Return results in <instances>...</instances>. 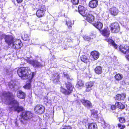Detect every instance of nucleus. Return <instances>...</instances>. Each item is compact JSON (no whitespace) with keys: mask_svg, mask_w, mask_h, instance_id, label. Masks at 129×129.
<instances>
[{"mask_svg":"<svg viewBox=\"0 0 129 129\" xmlns=\"http://www.w3.org/2000/svg\"><path fill=\"white\" fill-rule=\"evenodd\" d=\"M1 97L3 102L9 105L8 110L10 111H16L19 112L23 110L22 107L19 106V103L14 99V96L12 93L4 91L2 93Z\"/></svg>","mask_w":129,"mask_h":129,"instance_id":"1","label":"nucleus"},{"mask_svg":"<svg viewBox=\"0 0 129 129\" xmlns=\"http://www.w3.org/2000/svg\"><path fill=\"white\" fill-rule=\"evenodd\" d=\"M18 75L22 79L31 81L35 75L34 72H31L30 69L27 67H22L17 71Z\"/></svg>","mask_w":129,"mask_h":129,"instance_id":"2","label":"nucleus"},{"mask_svg":"<svg viewBox=\"0 0 129 129\" xmlns=\"http://www.w3.org/2000/svg\"><path fill=\"white\" fill-rule=\"evenodd\" d=\"M5 42L9 46L12 45L16 49H19L22 46V43L19 39L15 40L14 37L10 35H6L4 37Z\"/></svg>","mask_w":129,"mask_h":129,"instance_id":"3","label":"nucleus"},{"mask_svg":"<svg viewBox=\"0 0 129 129\" xmlns=\"http://www.w3.org/2000/svg\"><path fill=\"white\" fill-rule=\"evenodd\" d=\"M65 84L67 90L61 87L60 91L62 93L66 95H68L71 93L72 91H73V86L70 82H69V81H66Z\"/></svg>","mask_w":129,"mask_h":129,"instance_id":"4","label":"nucleus"},{"mask_svg":"<svg viewBox=\"0 0 129 129\" xmlns=\"http://www.w3.org/2000/svg\"><path fill=\"white\" fill-rule=\"evenodd\" d=\"M38 9L37 11L36 15L39 18H41L45 16L46 7L45 6L42 4H38Z\"/></svg>","mask_w":129,"mask_h":129,"instance_id":"5","label":"nucleus"},{"mask_svg":"<svg viewBox=\"0 0 129 129\" xmlns=\"http://www.w3.org/2000/svg\"><path fill=\"white\" fill-rule=\"evenodd\" d=\"M109 27L112 33H118L119 31V26L117 22H114L111 23L109 25Z\"/></svg>","mask_w":129,"mask_h":129,"instance_id":"6","label":"nucleus"},{"mask_svg":"<svg viewBox=\"0 0 129 129\" xmlns=\"http://www.w3.org/2000/svg\"><path fill=\"white\" fill-rule=\"evenodd\" d=\"M118 48L119 51L124 54L129 53V46L127 44L121 45Z\"/></svg>","mask_w":129,"mask_h":129,"instance_id":"7","label":"nucleus"},{"mask_svg":"<svg viewBox=\"0 0 129 129\" xmlns=\"http://www.w3.org/2000/svg\"><path fill=\"white\" fill-rule=\"evenodd\" d=\"M83 16L85 20L90 23L93 22L94 19L95 17L90 12L86 13Z\"/></svg>","mask_w":129,"mask_h":129,"instance_id":"8","label":"nucleus"},{"mask_svg":"<svg viewBox=\"0 0 129 129\" xmlns=\"http://www.w3.org/2000/svg\"><path fill=\"white\" fill-rule=\"evenodd\" d=\"M45 110L44 107L40 105H37L34 108V110L36 113L39 114H42L44 113Z\"/></svg>","mask_w":129,"mask_h":129,"instance_id":"9","label":"nucleus"},{"mask_svg":"<svg viewBox=\"0 0 129 129\" xmlns=\"http://www.w3.org/2000/svg\"><path fill=\"white\" fill-rule=\"evenodd\" d=\"M100 32L101 35L106 38H108L110 34V31L108 27H104L103 29L101 30Z\"/></svg>","mask_w":129,"mask_h":129,"instance_id":"10","label":"nucleus"},{"mask_svg":"<svg viewBox=\"0 0 129 129\" xmlns=\"http://www.w3.org/2000/svg\"><path fill=\"white\" fill-rule=\"evenodd\" d=\"M81 101L82 104L87 108L90 109L92 108V104L89 101L84 99H82L81 100Z\"/></svg>","mask_w":129,"mask_h":129,"instance_id":"11","label":"nucleus"},{"mask_svg":"<svg viewBox=\"0 0 129 129\" xmlns=\"http://www.w3.org/2000/svg\"><path fill=\"white\" fill-rule=\"evenodd\" d=\"M22 116L24 119L27 120L32 117V114L30 112L25 111L23 112Z\"/></svg>","mask_w":129,"mask_h":129,"instance_id":"12","label":"nucleus"},{"mask_svg":"<svg viewBox=\"0 0 129 129\" xmlns=\"http://www.w3.org/2000/svg\"><path fill=\"white\" fill-rule=\"evenodd\" d=\"M29 63L34 67L37 68H40L42 67V65L37 61L34 60H30L28 61Z\"/></svg>","mask_w":129,"mask_h":129,"instance_id":"13","label":"nucleus"},{"mask_svg":"<svg viewBox=\"0 0 129 129\" xmlns=\"http://www.w3.org/2000/svg\"><path fill=\"white\" fill-rule=\"evenodd\" d=\"M98 0H91L89 1L88 5L90 8H94L98 6Z\"/></svg>","mask_w":129,"mask_h":129,"instance_id":"14","label":"nucleus"},{"mask_svg":"<svg viewBox=\"0 0 129 129\" xmlns=\"http://www.w3.org/2000/svg\"><path fill=\"white\" fill-rule=\"evenodd\" d=\"M109 12L110 14L113 16L117 15L119 12L118 9L116 7H114L110 8Z\"/></svg>","mask_w":129,"mask_h":129,"instance_id":"15","label":"nucleus"},{"mask_svg":"<svg viewBox=\"0 0 129 129\" xmlns=\"http://www.w3.org/2000/svg\"><path fill=\"white\" fill-rule=\"evenodd\" d=\"M90 55L94 60H96L99 58L100 54L99 52L94 50L91 52Z\"/></svg>","mask_w":129,"mask_h":129,"instance_id":"16","label":"nucleus"},{"mask_svg":"<svg viewBox=\"0 0 129 129\" xmlns=\"http://www.w3.org/2000/svg\"><path fill=\"white\" fill-rule=\"evenodd\" d=\"M106 40L109 44L112 45L115 49H117V45L115 43L114 41L110 38L107 39Z\"/></svg>","mask_w":129,"mask_h":129,"instance_id":"17","label":"nucleus"},{"mask_svg":"<svg viewBox=\"0 0 129 129\" xmlns=\"http://www.w3.org/2000/svg\"><path fill=\"white\" fill-rule=\"evenodd\" d=\"M96 28L99 29L100 30H101L103 27V24L101 22L99 21L97 22H95L94 23L92 24Z\"/></svg>","mask_w":129,"mask_h":129,"instance_id":"18","label":"nucleus"},{"mask_svg":"<svg viewBox=\"0 0 129 129\" xmlns=\"http://www.w3.org/2000/svg\"><path fill=\"white\" fill-rule=\"evenodd\" d=\"M78 9V12L83 16L86 13L85 12L84 7L83 6L79 5Z\"/></svg>","mask_w":129,"mask_h":129,"instance_id":"19","label":"nucleus"},{"mask_svg":"<svg viewBox=\"0 0 129 129\" xmlns=\"http://www.w3.org/2000/svg\"><path fill=\"white\" fill-rule=\"evenodd\" d=\"M17 96L18 98L20 99H24L25 98V94L22 91L20 90L17 91Z\"/></svg>","mask_w":129,"mask_h":129,"instance_id":"20","label":"nucleus"},{"mask_svg":"<svg viewBox=\"0 0 129 129\" xmlns=\"http://www.w3.org/2000/svg\"><path fill=\"white\" fill-rule=\"evenodd\" d=\"M94 71L96 74L98 75L101 74L102 72V67L100 66H97L95 68Z\"/></svg>","mask_w":129,"mask_h":129,"instance_id":"21","label":"nucleus"},{"mask_svg":"<svg viewBox=\"0 0 129 129\" xmlns=\"http://www.w3.org/2000/svg\"><path fill=\"white\" fill-rule=\"evenodd\" d=\"M73 24L74 23H72L71 21L69 19L66 21V24L67 25L68 28L70 30L72 29V27Z\"/></svg>","mask_w":129,"mask_h":129,"instance_id":"22","label":"nucleus"},{"mask_svg":"<svg viewBox=\"0 0 129 129\" xmlns=\"http://www.w3.org/2000/svg\"><path fill=\"white\" fill-rule=\"evenodd\" d=\"M80 60L82 62L87 63L89 62V60L87 56L83 55L80 57Z\"/></svg>","mask_w":129,"mask_h":129,"instance_id":"23","label":"nucleus"},{"mask_svg":"<svg viewBox=\"0 0 129 129\" xmlns=\"http://www.w3.org/2000/svg\"><path fill=\"white\" fill-rule=\"evenodd\" d=\"M125 96V94H117L116 97L115 99L118 100H123Z\"/></svg>","mask_w":129,"mask_h":129,"instance_id":"24","label":"nucleus"},{"mask_svg":"<svg viewBox=\"0 0 129 129\" xmlns=\"http://www.w3.org/2000/svg\"><path fill=\"white\" fill-rule=\"evenodd\" d=\"M60 78V77L59 75L57 73H55L53 74L52 77V79L53 80H56L58 81L59 80Z\"/></svg>","mask_w":129,"mask_h":129,"instance_id":"25","label":"nucleus"},{"mask_svg":"<svg viewBox=\"0 0 129 129\" xmlns=\"http://www.w3.org/2000/svg\"><path fill=\"white\" fill-rule=\"evenodd\" d=\"M98 111L96 110H93L91 112V116L92 117L96 118H98Z\"/></svg>","mask_w":129,"mask_h":129,"instance_id":"26","label":"nucleus"},{"mask_svg":"<svg viewBox=\"0 0 129 129\" xmlns=\"http://www.w3.org/2000/svg\"><path fill=\"white\" fill-rule=\"evenodd\" d=\"M114 78L116 80L119 81L122 79L123 77L122 75L119 74H117L115 75Z\"/></svg>","mask_w":129,"mask_h":129,"instance_id":"27","label":"nucleus"},{"mask_svg":"<svg viewBox=\"0 0 129 129\" xmlns=\"http://www.w3.org/2000/svg\"><path fill=\"white\" fill-rule=\"evenodd\" d=\"M97 125L93 123L90 124L88 127V129H97Z\"/></svg>","mask_w":129,"mask_h":129,"instance_id":"28","label":"nucleus"},{"mask_svg":"<svg viewBox=\"0 0 129 129\" xmlns=\"http://www.w3.org/2000/svg\"><path fill=\"white\" fill-rule=\"evenodd\" d=\"M115 105L118 108L120 109H123L125 108V106L120 102L116 103Z\"/></svg>","mask_w":129,"mask_h":129,"instance_id":"29","label":"nucleus"},{"mask_svg":"<svg viewBox=\"0 0 129 129\" xmlns=\"http://www.w3.org/2000/svg\"><path fill=\"white\" fill-rule=\"evenodd\" d=\"M22 39L24 41H27L29 39V38L28 35L25 33H24L21 36Z\"/></svg>","mask_w":129,"mask_h":129,"instance_id":"30","label":"nucleus"},{"mask_svg":"<svg viewBox=\"0 0 129 129\" xmlns=\"http://www.w3.org/2000/svg\"><path fill=\"white\" fill-rule=\"evenodd\" d=\"M43 29L44 31H47L49 30L51 31L49 32V33L50 34H52V32H53L52 30L51 29H49L48 26L47 25H46L45 26H44V28Z\"/></svg>","mask_w":129,"mask_h":129,"instance_id":"31","label":"nucleus"},{"mask_svg":"<svg viewBox=\"0 0 129 129\" xmlns=\"http://www.w3.org/2000/svg\"><path fill=\"white\" fill-rule=\"evenodd\" d=\"M93 85V83L91 81L87 82L86 83V86L89 87L91 88Z\"/></svg>","mask_w":129,"mask_h":129,"instance_id":"32","label":"nucleus"},{"mask_svg":"<svg viewBox=\"0 0 129 129\" xmlns=\"http://www.w3.org/2000/svg\"><path fill=\"white\" fill-rule=\"evenodd\" d=\"M30 83V81H29V83H27L26 85L23 86V88L25 89H30L31 87Z\"/></svg>","mask_w":129,"mask_h":129,"instance_id":"33","label":"nucleus"},{"mask_svg":"<svg viewBox=\"0 0 129 129\" xmlns=\"http://www.w3.org/2000/svg\"><path fill=\"white\" fill-rule=\"evenodd\" d=\"M83 85V83L82 82V81H78L76 85V87L79 88L80 87L82 86Z\"/></svg>","mask_w":129,"mask_h":129,"instance_id":"34","label":"nucleus"},{"mask_svg":"<svg viewBox=\"0 0 129 129\" xmlns=\"http://www.w3.org/2000/svg\"><path fill=\"white\" fill-rule=\"evenodd\" d=\"M71 2L73 5H77L79 2V0H71Z\"/></svg>","mask_w":129,"mask_h":129,"instance_id":"35","label":"nucleus"},{"mask_svg":"<svg viewBox=\"0 0 129 129\" xmlns=\"http://www.w3.org/2000/svg\"><path fill=\"white\" fill-rule=\"evenodd\" d=\"M13 81H10L8 83V86L10 88H13L14 87V85L13 84Z\"/></svg>","mask_w":129,"mask_h":129,"instance_id":"36","label":"nucleus"},{"mask_svg":"<svg viewBox=\"0 0 129 129\" xmlns=\"http://www.w3.org/2000/svg\"><path fill=\"white\" fill-rule=\"evenodd\" d=\"M83 38L84 40L87 41H89L91 39L90 37L86 35L83 36Z\"/></svg>","mask_w":129,"mask_h":129,"instance_id":"37","label":"nucleus"},{"mask_svg":"<svg viewBox=\"0 0 129 129\" xmlns=\"http://www.w3.org/2000/svg\"><path fill=\"white\" fill-rule=\"evenodd\" d=\"M119 122L122 123H124L125 121V119L124 117H120L119 118Z\"/></svg>","mask_w":129,"mask_h":129,"instance_id":"38","label":"nucleus"},{"mask_svg":"<svg viewBox=\"0 0 129 129\" xmlns=\"http://www.w3.org/2000/svg\"><path fill=\"white\" fill-rule=\"evenodd\" d=\"M118 126L120 129H123L125 127V126L124 125H123L120 123L118 124Z\"/></svg>","mask_w":129,"mask_h":129,"instance_id":"39","label":"nucleus"},{"mask_svg":"<svg viewBox=\"0 0 129 129\" xmlns=\"http://www.w3.org/2000/svg\"><path fill=\"white\" fill-rule=\"evenodd\" d=\"M86 89L85 91L86 92H88L89 91L92 89L91 88L89 87H86Z\"/></svg>","mask_w":129,"mask_h":129,"instance_id":"40","label":"nucleus"},{"mask_svg":"<svg viewBox=\"0 0 129 129\" xmlns=\"http://www.w3.org/2000/svg\"><path fill=\"white\" fill-rule=\"evenodd\" d=\"M62 129H72V127L70 126H65L64 128Z\"/></svg>","mask_w":129,"mask_h":129,"instance_id":"41","label":"nucleus"},{"mask_svg":"<svg viewBox=\"0 0 129 129\" xmlns=\"http://www.w3.org/2000/svg\"><path fill=\"white\" fill-rule=\"evenodd\" d=\"M104 123L105 124V125L108 128L109 127V125L106 122H105V121L104 122Z\"/></svg>","mask_w":129,"mask_h":129,"instance_id":"42","label":"nucleus"},{"mask_svg":"<svg viewBox=\"0 0 129 129\" xmlns=\"http://www.w3.org/2000/svg\"><path fill=\"white\" fill-rule=\"evenodd\" d=\"M44 101L46 103H48V98L47 96L45 97L44 99Z\"/></svg>","mask_w":129,"mask_h":129,"instance_id":"43","label":"nucleus"},{"mask_svg":"<svg viewBox=\"0 0 129 129\" xmlns=\"http://www.w3.org/2000/svg\"><path fill=\"white\" fill-rule=\"evenodd\" d=\"M111 108L112 110H115L116 108V107L114 105H112L111 107Z\"/></svg>","mask_w":129,"mask_h":129,"instance_id":"44","label":"nucleus"},{"mask_svg":"<svg viewBox=\"0 0 129 129\" xmlns=\"http://www.w3.org/2000/svg\"><path fill=\"white\" fill-rule=\"evenodd\" d=\"M17 3L18 4L21 3L23 1V0H16Z\"/></svg>","mask_w":129,"mask_h":129,"instance_id":"45","label":"nucleus"},{"mask_svg":"<svg viewBox=\"0 0 129 129\" xmlns=\"http://www.w3.org/2000/svg\"><path fill=\"white\" fill-rule=\"evenodd\" d=\"M66 78L67 79V80H72V79H71L70 78V76L69 75L67 76Z\"/></svg>","mask_w":129,"mask_h":129,"instance_id":"46","label":"nucleus"},{"mask_svg":"<svg viewBox=\"0 0 129 129\" xmlns=\"http://www.w3.org/2000/svg\"><path fill=\"white\" fill-rule=\"evenodd\" d=\"M63 75L64 76V77H66L68 76V74L67 73H66L65 74L64 73H63Z\"/></svg>","mask_w":129,"mask_h":129,"instance_id":"47","label":"nucleus"},{"mask_svg":"<svg viewBox=\"0 0 129 129\" xmlns=\"http://www.w3.org/2000/svg\"><path fill=\"white\" fill-rule=\"evenodd\" d=\"M126 58L129 61V55H127L126 56Z\"/></svg>","mask_w":129,"mask_h":129,"instance_id":"48","label":"nucleus"},{"mask_svg":"<svg viewBox=\"0 0 129 129\" xmlns=\"http://www.w3.org/2000/svg\"><path fill=\"white\" fill-rule=\"evenodd\" d=\"M73 39H70L71 41V42H72L73 41Z\"/></svg>","mask_w":129,"mask_h":129,"instance_id":"49","label":"nucleus"},{"mask_svg":"<svg viewBox=\"0 0 129 129\" xmlns=\"http://www.w3.org/2000/svg\"><path fill=\"white\" fill-rule=\"evenodd\" d=\"M104 127V128H106L105 127H104H104Z\"/></svg>","mask_w":129,"mask_h":129,"instance_id":"50","label":"nucleus"},{"mask_svg":"<svg viewBox=\"0 0 129 129\" xmlns=\"http://www.w3.org/2000/svg\"><path fill=\"white\" fill-rule=\"evenodd\" d=\"M70 40V39H68V40Z\"/></svg>","mask_w":129,"mask_h":129,"instance_id":"51","label":"nucleus"}]
</instances>
